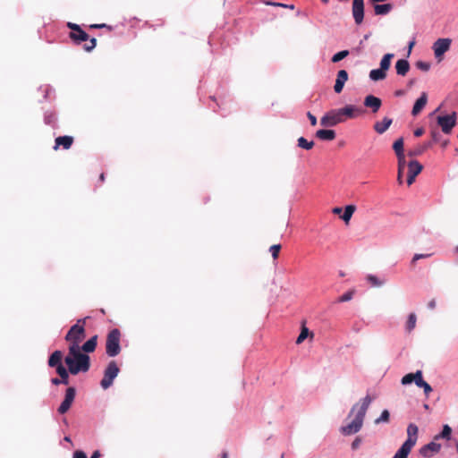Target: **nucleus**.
Instances as JSON below:
<instances>
[{
    "instance_id": "1",
    "label": "nucleus",
    "mask_w": 458,
    "mask_h": 458,
    "mask_svg": "<svg viewBox=\"0 0 458 458\" xmlns=\"http://www.w3.org/2000/svg\"><path fill=\"white\" fill-rule=\"evenodd\" d=\"M63 362L71 369L72 375L86 373L91 367L90 356L79 348V345H69L66 356H64Z\"/></svg>"
},
{
    "instance_id": "2",
    "label": "nucleus",
    "mask_w": 458,
    "mask_h": 458,
    "mask_svg": "<svg viewBox=\"0 0 458 458\" xmlns=\"http://www.w3.org/2000/svg\"><path fill=\"white\" fill-rule=\"evenodd\" d=\"M363 111L355 105L347 104L340 108H334L325 113L320 118V125L323 127H335L347 119H352Z\"/></svg>"
},
{
    "instance_id": "3",
    "label": "nucleus",
    "mask_w": 458,
    "mask_h": 458,
    "mask_svg": "<svg viewBox=\"0 0 458 458\" xmlns=\"http://www.w3.org/2000/svg\"><path fill=\"white\" fill-rule=\"evenodd\" d=\"M371 402H372V398L370 397L369 394H367L365 397L360 399V403H355L352 407L350 413L348 415L349 417L352 415V413L354 412V411L356 409H358V410H357L354 419L348 424L342 426L340 428V432L344 436L354 435L361 429L363 421H364V418L366 416L367 410L369 407Z\"/></svg>"
},
{
    "instance_id": "4",
    "label": "nucleus",
    "mask_w": 458,
    "mask_h": 458,
    "mask_svg": "<svg viewBox=\"0 0 458 458\" xmlns=\"http://www.w3.org/2000/svg\"><path fill=\"white\" fill-rule=\"evenodd\" d=\"M64 352L61 350H55L49 354L47 359V366L55 369V373L59 376L62 385L68 386L70 383L71 369L64 365Z\"/></svg>"
},
{
    "instance_id": "5",
    "label": "nucleus",
    "mask_w": 458,
    "mask_h": 458,
    "mask_svg": "<svg viewBox=\"0 0 458 458\" xmlns=\"http://www.w3.org/2000/svg\"><path fill=\"white\" fill-rule=\"evenodd\" d=\"M88 318H89V317L79 318L76 323L70 327L64 335V340L70 343L69 345H79L86 337L85 325Z\"/></svg>"
},
{
    "instance_id": "6",
    "label": "nucleus",
    "mask_w": 458,
    "mask_h": 458,
    "mask_svg": "<svg viewBox=\"0 0 458 458\" xmlns=\"http://www.w3.org/2000/svg\"><path fill=\"white\" fill-rule=\"evenodd\" d=\"M88 30H70L69 38L74 45L81 46L87 51H92L97 46V38L88 34Z\"/></svg>"
},
{
    "instance_id": "7",
    "label": "nucleus",
    "mask_w": 458,
    "mask_h": 458,
    "mask_svg": "<svg viewBox=\"0 0 458 458\" xmlns=\"http://www.w3.org/2000/svg\"><path fill=\"white\" fill-rule=\"evenodd\" d=\"M121 351V331L118 328H113L106 335V354L109 358H114L120 354Z\"/></svg>"
},
{
    "instance_id": "8",
    "label": "nucleus",
    "mask_w": 458,
    "mask_h": 458,
    "mask_svg": "<svg viewBox=\"0 0 458 458\" xmlns=\"http://www.w3.org/2000/svg\"><path fill=\"white\" fill-rule=\"evenodd\" d=\"M120 373V368L114 360H110L103 371V377L99 382V385L103 390L110 388L114 382V379Z\"/></svg>"
},
{
    "instance_id": "9",
    "label": "nucleus",
    "mask_w": 458,
    "mask_h": 458,
    "mask_svg": "<svg viewBox=\"0 0 458 458\" xmlns=\"http://www.w3.org/2000/svg\"><path fill=\"white\" fill-rule=\"evenodd\" d=\"M148 25V21H141L137 18L131 19H123L122 21H119L114 26L108 25L106 23H93L87 27V29H117L119 27H124L127 29H141L142 27Z\"/></svg>"
},
{
    "instance_id": "10",
    "label": "nucleus",
    "mask_w": 458,
    "mask_h": 458,
    "mask_svg": "<svg viewBox=\"0 0 458 458\" xmlns=\"http://www.w3.org/2000/svg\"><path fill=\"white\" fill-rule=\"evenodd\" d=\"M436 121L442 132L449 135L457 124V114L454 111L450 114H439L437 116Z\"/></svg>"
},
{
    "instance_id": "11",
    "label": "nucleus",
    "mask_w": 458,
    "mask_h": 458,
    "mask_svg": "<svg viewBox=\"0 0 458 458\" xmlns=\"http://www.w3.org/2000/svg\"><path fill=\"white\" fill-rule=\"evenodd\" d=\"M76 394L77 389L73 386H70L65 389L64 399L57 408L58 414L64 415L69 411L74 403Z\"/></svg>"
},
{
    "instance_id": "12",
    "label": "nucleus",
    "mask_w": 458,
    "mask_h": 458,
    "mask_svg": "<svg viewBox=\"0 0 458 458\" xmlns=\"http://www.w3.org/2000/svg\"><path fill=\"white\" fill-rule=\"evenodd\" d=\"M452 44L450 38H439L432 45V50L434 52L435 58L437 62H441L445 54L449 51Z\"/></svg>"
},
{
    "instance_id": "13",
    "label": "nucleus",
    "mask_w": 458,
    "mask_h": 458,
    "mask_svg": "<svg viewBox=\"0 0 458 458\" xmlns=\"http://www.w3.org/2000/svg\"><path fill=\"white\" fill-rule=\"evenodd\" d=\"M233 30H226V34L224 30H213L208 36V44L211 47L220 46L222 48H225L230 44L227 38Z\"/></svg>"
},
{
    "instance_id": "14",
    "label": "nucleus",
    "mask_w": 458,
    "mask_h": 458,
    "mask_svg": "<svg viewBox=\"0 0 458 458\" xmlns=\"http://www.w3.org/2000/svg\"><path fill=\"white\" fill-rule=\"evenodd\" d=\"M423 170V165L416 159H412L408 163L407 184L411 185L418 174Z\"/></svg>"
},
{
    "instance_id": "15",
    "label": "nucleus",
    "mask_w": 458,
    "mask_h": 458,
    "mask_svg": "<svg viewBox=\"0 0 458 458\" xmlns=\"http://www.w3.org/2000/svg\"><path fill=\"white\" fill-rule=\"evenodd\" d=\"M352 13L356 25H360L364 20V0H352Z\"/></svg>"
},
{
    "instance_id": "16",
    "label": "nucleus",
    "mask_w": 458,
    "mask_h": 458,
    "mask_svg": "<svg viewBox=\"0 0 458 458\" xmlns=\"http://www.w3.org/2000/svg\"><path fill=\"white\" fill-rule=\"evenodd\" d=\"M441 449V444L437 443L436 440H432L429 443L422 445L419 453L422 457H430L434 454H437Z\"/></svg>"
},
{
    "instance_id": "17",
    "label": "nucleus",
    "mask_w": 458,
    "mask_h": 458,
    "mask_svg": "<svg viewBox=\"0 0 458 458\" xmlns=\"http://www.w3.org/2000/svg\"><path fill=\"white\" fill-rule=\"evenodd\" d=\"M363 105L367 108H370L372 113H377L382 106V100L380 98L369 94L364 98Z\"/></svg>"
},
{
    "instance_id": "18",
    "label": "nucleus",
    "mask_w": 458,
    "mask_h": 458,
    "mask_svg": "<svg viewBox=\"0 0 458 458\" xmlns=\"http://www.w3.org/2000/svg\"><path fill=\"white\" fill-rule=\"evenodd\" d=\"M74 138L70 135L58 136L55 139L54 150H58L60 148L63 149H69L72 146Z\"/></svg>"
},
{
    "instance_id": "19",
    "label": "nucleus",
    "mask_w": 458,
    "mask_h": 458,
    "mask_svg": "<svg viewBox=\"0 0 458 458\" xmlns=\"http://www.w3.org/2000/svg\"><path fill=\"white\" fill-rule=\"evenodd\" d=\"M348 78L349 75L346 70L342 69L337 72L335 82L334 85V90L336 94H340L343 91Z\"/></svg>"
},
{
    "instance_id": "20",
    "label": "nucleus",
    "mask_w": 458,
    "mask_h": 458,
    "mask_svg": "<svg viewBox=\"0 0 458 458\" xmlns=\"http://www.w3.org/2000/svg\"><path fill=\"white\" fill-rule=\"evenodd\" d=\"M428 103V94L426 92H421L420 97L415 100L412 109H411V115L417 116L419 115L421 111L425 108L426 105Z\"/></svg>"
},
{
    "instance_id": "21",
    "label": "nucleus",
    "mask_w": 458,
    "mask_h": 458,
    "mask_svg": "<svg viewBox=\"0 0 458 458\" xmlns=\"http://www.w3.org/2000/svg\"><path fill=\"white\" fill-rule=\"evenodd\" d=\"M331 127H325L323 129H318L315 132V137L323 141H332L336 138V131Z\"/></svg>"
},
{
    "instance_id": "22",
    "label": "nucleus",
    "mask_w": 458,
    "mask_h": 458,
    "mask_svg": "<svg viewBox=\"0 0 458 458\" xmlns=\"http://www.w3.org/2000/svg\"><path fill=\"white\" fill-rule=\"evenodd\" d=\"M408 57L400 58L394 64L396 74L404 77L411 69V64L407 59Z\"/></svg>"
},
{
    "instance_id": "23",
    "label": "nucleus",
    "mask_w": 458,
    "mask_h": 458,
    "mask_svg": "<svg viewBox=\"0 0 458 458\" xmlns=\"http://www.w3.org/2000/svg\"><path fill=\"white\" fill-rule=\"evenodd\" d=\"M98 346V335H94L89 337L86 342L82 344H79V348L83 351L85 353L89 355V353L94 352Z\"/></svg>"
},
{
    "instance_id": "24",
    "label": "nucleus",
    "mask_w": 458,
    "mask_h": 458,
    "mask_svg": "<svg viewBox=\"0 0 458 458\" xmlns=\"http://www.w3.org/2000/svg\"><path fill=\"white\" fill-rule=\"evenodd\" d=\"M393 123V119L385 116L381 121H377L374 123L373 129L378 134L385 133Z\"/></svg>"
},
{
    "instance_id": "25",
    "label": "nucleus",
    "mask_w": 458,
    "mask_h": 458,
    "mask_svg": "<svg viewBox=\"0 0 458 458\" xmlns=\"http://www.w3.org/2000/svg\"><path fill=\"white\" fill-rule=\"evenodd\" d=\"M416 444L414 442H412V440L411 439H406L402 445L401 446L397 449V451L395 452V455L399 456V457H406V456H409L412 447L415 445Z\"/></svg>"
},
{
    "instance_id": "26",
    "label": "nucleus",
    "mask_w": 458,
    "mask_h": 458,
    "mask_svg": "<svg viewBox=\"0 0 458 458\" xmlns=\"http://www.w3.org/2000/svg\"><path fill=\"white\" fill-rule=\"evenodd\" d=\"M43 121L46 125H49L52 128H57V114L55 110L44 111Z\"/></svg>"
},
{
    "instance_id": "27",
    "label": "nucleus",
    "mask_w": 458,
    "mask_h": 458,
    "mask_svg": "<svg viewBox=\"0 0 458 458\" xmlns=\"http://www.w3.org/2000/svg\"><path fill=\"white\" fill-rule=\"evenodd\" d=\"M453 436V428L448 424H443L441 431L436 434L433 437L434 440L438 441L440 439L451 440Z\"/></svg>"
},
{
    "instance_id": "28",
    "label": "nucleus",
    "mask_w": 458,
    "mask_h": 458,
    "mask_svg": "<svg viewBox=\"0 0 458 458\" xmlns=\"http://www.w3.org/2000/svg\"><path fill=\"white\" fill-rule=\"evenodd\" d=\"M374 7V13L376 15H386L393 10V4L390 3L385 4H372Z\"/></svg>"
},
{
    "instance_id": "29",
    "label": "nucleus",
    "mask_w": 458,
    "mask_h": 458,
    "mask_svg": "<svg viewBox=\"0 0 458 458\" xmlns=\"http://www.w3.org/2000/svg\"><path fill=\"white\" fill-rule=\"evenodd\" d=\"M432 147V142H423L422 144H420L416 146L414 148L410 149L408 151L409 157H418L422 155L427 149L430 148Z\"/></svg>"
},
{
    "instance_id": "30",
    "label": "nucleus",
    "mask_w": 458,
    "mask_h": 458,
    "mask_svg": "<svg viewBox=\"0 0 458 458\" xmlns=\"http://www.w3.org/2000/svg\"><path fill=\"white\" fill-rule=\"evenodd\" d=\"M394 57V54H393V53L385 54L379 62L378 68L387 73V71L391 67L392 60Z\"/></svg>"
},
{
    "instance_id": "31",
    "label": "nucleus",
    "mask_w": 458,
    "mask_h": 458,
    "mask_svg": "<svg viewBox=\"0 0 458 458\" xmlns=\"http://www.w3.org/2000/svg\"><path fill=\"white\" fill-rule=\"evenodd\" d=\"M387 73L379 68L370 70L369 73V80L372 81H380L386 78Z\"/></svg>"
},
{
    "instance_id": "32",
    "label": "nucleus",
    "mask_w": 458,
    "mask_h": 458,
    "mask_svg": "<svg viewBox=\"0 0 458 458\" xmlns=\"http://www.w3.org/2000/svg\"><path fill=\"white\" fill-rule=\"evenodd\" d=\"M355 210H356V206L354 204L346 205L344 207L343 214L341 215V219L344 223H348L351 220Z\"/></svg>"
},
{
    "instance_id": "33",
    "label": "nucleus",
    "mask_w": 458,
    "mask_h": 458,
    "mask_svg": "<svg viewBox=\"0 0 458 458\" xmlns=\"http://www.w3.org/2000/svg\"><path fill=\"white\" fill-rule=\"evenodd\" d=\"M419 428L414 423H410L407 427V438L411 439L416 444L418 439Z\"/></svg>"
},
{
    "instance_id": "34",
    "label": "nucleus",
    "mask_w": 458,
    "mask_h": 458,
    "mask_svg": "<svg viewBox=\"0 0 458 458\" xmlns=\"http://www.w3.org/2000/svg\"><path fill=\"white\" fill-rule=\"evenodd\" d=\"M392 148L395 155L403 154L404 152V139L403 137L397 138L392 145Z\"/></svg>"
},
{
    "instance_id": "35",
    "label": "nucleus",
    "mask_w": 458,
    "mask_h": 458,
    "mask_svg": "<svg viewBox=\"0 0 458 458\" xmlns=\"http://www.w3.org/2000/svg\"><path fill=\"white\" fill-rule=\"evenodd\" d=\"M315 145L314 140H308L305 137L301 136L297 140V147L305 149V150H310L313 148Z\"/></svg>"
},
{
    "instance_id": "36",
    "label": "nucleus",
    "mask_w": 458,
    "mask_h": 458,
    "mask_svg": "<svg viewBox=\"0 0 458 458\" xmlns=\"http://www.w3.org/2000/svg\"><path fill=\"white\" fill-rule=\"evenodd\" d=\"M38 91L43 92L42 99H39V102H42L43 100L47 101L51 100V93H53L55 90L52 86L50 85H44L38 87Z\"/></svg>"
},
{
    "instance_id": "37",
    "label": "nucleus",
    "mask_w": 458,
    "mask_h": 458,
    "mask_svg": "<svg viewBox=\"0 0 458 458\" xmlns=\"http://www.w3.org/2000/svg\"><path fill=\"white\" fill-rule=\"evenodd\" d=\"M366 280L374 287H381L385 284L384 280L379 279L376 275L373 274H368L366 276Z\"/></svg>"
},
{
    "instance_id": "38",
    "label": "nucleus",
    "mask_w": 458,
    "mask_h": 458,
    "mask_svg": "<svg viewBox=\"0 0 458 458\" xmlns=\"http://www.w3.org/2000/svg\"><path fill=\"white\" fill-rule=\"evenodd\" d=\"M417 322V317L416 314L411 312L408 315L406 324H405V329L407 332L412 331L416 327Z\"/></svg>"
},
{
    "instance_id": "39",
    "label": "nucleus",
    "mask_w": 458,
    "mask_h": 458,
    "mask_svg": "<svg viewBox=\"0 0 458 458\" xmlns=\"http://www.w3.org/2000/svg\"><path fill=\"white\" fill-rule=\"evenodd\" d=\"M390 420V411L387 410V409H384L382 411H381V414L379 415V417H377L374 423L376 425H378V424H381V423H388Z\"/></svg>"
},
{
    "instance_id": "40",
    "label": "nucleus",
    "mask_w": 458,
    "mask_h": 458,
    "mask_svg": "<svg viewBox=\"0 0 458 458\" xmlns=\"http://www.w3.org/2000/svg\"><path fill=\"white\" fill-rule=\"evenodd\" d=\"M349 55H350V51L348 49L338 51L332 55L331 62L332 63H339L340 61H342L345 57H347Z\"/></svg>"
},
{
    "instance_id": "41",
    "label": "nucleus",
    "mask_w": 458,
    "mask_h": 458,
    "mask_svg": "<svg viewBox=\"0 0 458 458\" xmlns=\"http://www.w3.org/2000/svg\"><path fill=\"white\" fill-rule=\"evenodd\" d=\"M310 334V332L309 328L306 327L305 326H302L301 332L295 340V344H301V343H303L308 338Z\"/></svg>"
},
{
    "instance_id": "42",
    "label": "nucleus",
    "mask_w": 458,
    "mask_h": 458,
    "mask_svg": "<svg viewBox=\"0 0 458 458\" xmlns=\"http://www.w3.org/2000/svg\"><path fill=\"white\" fill-rule=\"evenodd\" d=\"M413 383L418 386H424L425 380L423 378L422 370L418 369L414 372V381Z\"/></svg>"
},
{
    "instance_id": "43",
    "label": "nucleus",
    "mask_w": 458,
    "mask_h": 458,
    "mask_svg": "<svg viewBox=\"0 0 458 458\" xmlns=\"http://www.w3.org/2000/svg\"><path fill=\"white\" fill-rule=\"evenodd\" d=\"M430 135H431V140H428V142H432V145L441 141L442 136L437 128H434V127L431 128Z\"/></svg>"
},
{
    "instance_id": "44",
    "label": "nucleus",
    "mask_w": 458,
    "mask_h": 458,
    "mask_svg": "<svg viewBox=\"0 0 458 458\" xmlns=\"http://www.w3.org/2000/svg\"><path fill=\"white\" fill-rule=\"evenodd\" d=\"M415 67L422 72H428L431 68V64L429 62L418 60L415 62Z\"/></svg>"
},
{
    "instance_id": "45",
    "label": "nucleus",
    "mask_w": 458,
    "mask_h": 458,
    "mask_svg": "<svg viewBox=\"0 0 458 458\" xmlns=\"http://www.w3.org/2000/svg\"><path fill=\"white\" fill-rule=\"evenodd\" d=\"M397 158V165L399 170H404L405 166H408V163L406 162L405 153L395 155Z\"/></svg>"
},
{
    "instance_id": "46",
    "label": "nucleus",
    "mask_w": 458,
    "mask_h": 458,
    "mask_svg": "<svg viewBox=\"0 0 458 458\" xmlns=\"http://www.w3.org/2000/svg\"><path fill=\"white\" fill-rule=\"evenodd\" d=\"M355 291L354 290H349L344 293L338 299L339 302H345L349 301L353 298Z\"/></svg>"
},
{
    "instance_id": "47",
    "label": "nucleus",
    "mask_w": 458,
    "mask_h": 458,
    "mask_svg": "<svg viewBox=\"0 0 458 458\" xmlns=\"http://www.w3.org/2000/svg\"><path fill=\"white\" fill-rule=\"evenodd\" d=\"M414 381V373L411 372V373H407L405 374L402 379H401V384L403 386H409L411 384H412Z\"/></svg>"
},
{
    "instance_id": "48",
    "label": "nucleus",
    "mask_w": 458,
    "mask_h": 458,
    "mask_svg": "<svg viewBox=\"0 0 458 458\" xmlns=\"http://www.w3.org/2000/svg\"><path fill=\"white\" fill-rule=\"evenodd\" d=\"M281 248V244H274L270 246L269 252L271 253V256L274 259H276L278 258Z\"/></svg>"
},
{
    "instance_id": "49",
    "label": "nucleus",
    "mask_w": 458,
    "mask_h": 458,
    "mask_svg": "<svg viewBox=\"0 0 458 458\" xmlns=\"http://www.w3.org/2000/svg\"><path fill=\"white\" fill-rule=\"evenodd\" d=\"M432 254L431 253H416L413 255L412 257V259H411V264H415L416 261L420 260V259H428L429 257H431Z\"/></svg>"
},
{
    "instance_id": "50",
    "label": "nucleus",
    "mask_w": 458,
    "mask_h": 458,
    "mask_svg": "<svg viewBox=\"0 0 458 458\" xmlns=\"http://www.w3.org/2000/svg\"><path fill=\"white\" fill-rule=\"evenodd\" d=\"M416 44L415 37H412L411 40H409L407 44V55L406 57H409L412 52V48L414 47Z\"/></svg>"
},
{
    "instance_id": "51",
    "label": "nucleus",
    "mask_w": 458,
    "mask_h": 458,
    "mask_svg": "<svg viewBox=\"0 0 458 458\" xmlns=\"http://www.w3.org/2000/svg\"><path fill=\"white\" fill-rule=\"evenodd\" d=\"M361 442H362L361 437H360V436L356 437L351 444L352 450H357L360 447Z\"/></svg>"
},
{
    "instance_id": "52",
    "label": "nucleus",
    "mask_w": 458,
    "mask_h": 458,
    "mask_svg": "<svg viewBox=\"0 0 458 458\" xmlns=\"http://www.w3.org/2000/svg\"><path fill=\"white\" fill-rule=\"evenodd\" d=\"M419 388L423 389L426 397H428L429 394L433 391L432 386L427 381H425L424 386H420Z\"/></svg>"
},
{
    "instance_id": "53",
    "label": "nucleus",
    "mask_w": 458,
    "mask_h": 458,
    "mask_svg": "<svg viewBox=\"0 0 458 458\" xmlns=\"http://www.w3.org/2000/svg\"><path fill=\"white\" fill-rule=\"evenodd\" d=\"M72 458H88V455L83 450L78 449L73 452Z\"/></svg>"
},
{
    "instance_id": "54",
    "label": "nucleus",
    "mask_w": 458,
    "mask_h": 458,
    "mask_svg": "<svg viewBox=\"0 0 458 458\" xmlns=\"http://www.w3.org/2000/svg\"><path fill=\"white\" fill-rule=\"evenodd\" d=\"M307 117H308L311 126H316L318 124V119L311 112H310V111L307 112Z\"/></svg>"
},
{
    "instance_id": "55",
    "label": "nucleus",
    "mask_w": 458,
    "mask_h": 458,
    "mask_svg": "<svg viewBox=\"0 0 458 458\" xmlns=\"http://www.w3.org/2000/svg\"><path fill=\"white\" fill-rule=\"evenodd\" d=\"M66 26H67V29H83V27H86V25H84V24L80 25V24L73 23L71 21L67 22Z\"/></svg>"
},
{
    "instance_id": "56",
    "label": "nucleus",
    "mask_w": 458,
    "mask_h": 458,
    "mask_svg": "<svg viewBox=\"0 0 458 458\" xmlns=\"http://www.w3.org/2000/svg\"><path fill=\"white\" fill-rule=\"evenodd\" d=\"M425 131H424V128L423 127H419V128H416L413 131V135L415 137H420L424 134Z\"/></svg>"
},
{
    "instance_id": "57",
    "label": "nucleus",
    "mask_w": 458,
    "mask_h": 458,
    "mask_svg": "<svg viewBox=\"0 0 458 458\" xmlns=\"http://www.w3.org/2000/svg\"><path fill=\"white\" fill-rule=\"evenodd\" d=\"M370 36H371L370 32L364 35L363 38L360 41V44H359V47L360 48H363L364 47V46H363L364 40H368Z\"/></svg>"
},
{
    "instance_id": "58",
    "label": "nucleus",
    "mask_w": 458,
    "mask_h": 458,
    "mask_svg": "<svg viewBox=\"0 0 458 458\" xmlns=\"http://www.w3.org/2000/svg\"><path fill=\"white\" fill-rule=\"evenodd\" d=\"M50 382H51V384H52V385H54V386H59V385H62L61 380H60V377H52V378L50 379Z\"/></svg>"
},
{
    "instance_id": "59",
    "label": "nucleus",
    "mask_w": 458,
    "mask_h": 458,
    "mask_svg": "<svg viewBox=\"0 0 458 458\" xmlns=\"http://www.w3.org/2000/svg\"><path fill=\"white\" fill-rule=\"evenodd\" d=\"M416 82H417V79L416 78L409 79L408 81H407L408 88L413 87L416 84Z\"/></svg>"
},
{
    "instance_id": "60",
    "label": "nucleus",
    "mask_w": 458,
    "mask_h": 458,
    "mask_svg": "<svg viewBox=\"0 0 458 458\" xmlns=\"http://www.w3.org/2000/svg\"><path fill=\"white\" fill-rule=\"evenodd\" d=\"M405 95V90L404 89H397L394 91V96L397 97V98H400V97H403Z\"/></svg>"
},
{
    "instance_id": "61",
    "label": "nucleus",
    "mask_w": 458,
    "mask_h": 458,
    "mask_svg": "<svg viewBox=\"0 0 458 458\" xmlns=\"http://www.w3.org/2000/svg\"><path fill=\"white\" fill-rule=\"evenodd\" d=\"M101 457V453L99 450H95L91 455H90V458H100Z\"/></svg>"
},
{
    "instance_id": "62",
    "label": "nucleus",
    "mask_w": 458,
    "mask_h": 458,
    "mask_svg": "<svg viewBox=\"0 0 458 458\" xmlns=\"http://www.w3.org/2000/svg\"><path fill=\"white\" fill-rule=\"evenodd\" d=\"M436 305H437V302H436V301L433 299V300H431L430 301H428V308L429 310H434V309L436 308Z\"/></svg>"
},
{
    "instance_id": "63",
    "label": "nucleus",
    "mask_w": 458,
    "mask_h": 458,
    "mask_svg": "<svg viewBox=\"0 0 458 458\" xmlns=\"http://www.w3.org/2000/svg\"><path fill=\"white\" fill-rule=\"evenodd\" d=\"M404 170H399L398 169V174H397V180L399 183H403V174Z\"/></svg>"
},
{
    "instance_id": "64",
    "label": "nucleus",
    "mask_w": 458,
    "mask_h": 458,
    "mask_svg": "<svg viewBox=\"0 0 458 458\" xmlns=\"http://www.w3.org/2000/svg\"><path fill=\"white\" fill-rule=\"evenodd\" d=\"M454 254L456 255V259H455V262L456 264L458 265V245L455 246L454 250Z\"/></svg>"
}]
</instances>
